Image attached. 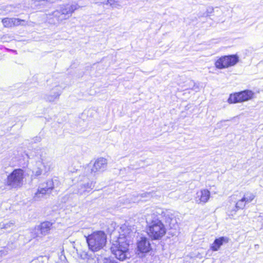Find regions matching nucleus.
Masks as SVG:
<instances>
[{"label":"nucleus","mask_w":263,"mask_h":263,"mask_svg":"<svg viewBox=\"0 0 263 263\" xmlns=\"http://www.w3.org/2000/svg\"><path fill=\"white\" fill-rule=\"evenodd\" d=\"M104 5H109L112 8H120L121 5L120 3L116 0H107L106 2H103Z\"/></svg>","instance_id":"22"},{"label":"nucleus","mask_w":263,"mask_h":263,"mask_svg":"<svg viewBox=\"0 0 263 263\" xmlns=\"http://www.w3.org/2000/svg\"><path fill=\"white\" fill-rule=\"evenodd\" d=\"M13 226H14V223L13 222H9L4 223L3 225L2 228L5 229H7L11 228Z\"/></svg>","instance_id":"24"},{"label":"nucleus","mask_w":263,"mask_h":263,"mask_svg":"<svg viewBox=\"0 0 263 263\" xmlns=\"http://www.w3.org/2000/svg\"><path fill=\"white\" fill-rule=\"evenodd\" d=\"M229 238L227 237H220L216 239L211 246V249L213 251H218L223 243L229 242Z\"/></svg>","instance_id":"16"},{"label":"nucleus","mask_w":263,"mask_h":263,"mask_svg":"<svg viewBox=\"0 0 263 263\" xmlns=\"http://www.w3.org/2000/svg\"><path fill=\"white\" fill-rule=\"evenodd\" d=\"M61 93L60 87L56 86L51 89L49 94L46 96L45 99L48 102H53L59 98Z\"/></svg>","instance_id":"14"},{"label":"nucleus","mask_w":263,"mask_h":263,"mask_svg":"<svg viewBox=\"0 0 263 263\" xmlns=\"http://www.w3.org/2000/svg\"><path fill=\"white\" fill-rule=\"evenodd\" d=\"M24 176V172L22 169H15L8 176L6 185L10 189L20 187L23 183Z\"/></svg>","instance_id":"5"},{"label":"nucleus","mask_w":263,"mask_h":263,"mask_svg":"<svg viewBox=\"0 0 263 263\" xmlns=\"http://www.w3.org/2000/svg\"><path fill=\"white\" fill-rule=\"evenodd\" d=\"M225 121H221L220 123H218V124H220L221 122H225Z\"/></svg>","instance_id":"30"},{"label":"nucleus","mask_w":263,"mask_h":263,"mask_svg":"<svg viewBox=\"0 0 263 263\" xmlns=\"http://www.w3.org/2000/svg\"><path fill=\"white\" fill-rule=\"evenodd\" d=\"M41 229L39 226L35 227L33 229L31 230V236L32 238L42 237L44 235L41 233Z\"/></svg>","instance_id":"21"},{"label":"nucleus","mask_w":263,"mask_h":263,"mask_svg":"<svg viewBox=\"0 0 263 263\" xmlns=\"http://www.w3.org/2000/svg\"><path fill=\"white\" fill-rule=\"evenodd\" d=\"M41 163L43 165L45 171L48 172L50 171V168L52 167V163L49 158H46L45 157H41Z\"/></svg>","instance_id":"19"},{"label":"nucleus","mask_w":263,"mask_h":263,"mask_svg":"<svg viewBox=\"0 0 263 263\" xmlns=\"http://www.w3.org/2000/svg\"><path fill=\"white\" fill-rule=\"evenodd\" d=\"M146 222L149 224L148 234L153 239H160L166 233L164 224L158 219H152V216L146 218Z\"/></svg>","instance_id":"3"},{"label":"nucleus","mask_w":263,"mask_h":263,"mask_svg":"<svg viewBox=\"0 0 263 263\" xmlns=\"http://www.w3.org/2000/svg\"><path fill=\"white\" fill-rule=\"evenodd\" d=\"M239 61V57L237 55L222 56L219 58L215 63V66L218 69H224L233 66Z\"/></svg>","instance_id":"6"},{"label":"nucleus","mask_w":263,"mask_h":263,"mask_svg":"<svg viewBox=\"0 0 263 263\" xmlns=\"http://www.w3.org/2000/svg\"><path fill=\"white\" fill-rule=\"evenodd\" d=\"M161 215L166 225L171 229L176 228L177 221L173 212L170 210L162 211Z\"/></svg>","instance_id":"8"},{"label":"nucleus","mask_w":263,"mask_h":263,"mask_svg":"<svg viewBox=\"0 0 263 263\" xmlns=\"http://www.w3.org/2000/svg\"><path fill=\"white\" fill-rule=\"evenodd\" d=\"M129 244L128 239L124 237H119L116 240L113 241L110 248L111 252L117 259L123 261L129 255Z\"/></svg>","instance_id":"1"},{"label":"nucleus","mask_w":263,"mask_h":263,"mask_svg":"<svg viewBox=\"0 0 263 263\" xmlns=\"http://www.w3.org/2000/svg\"><path fill=\"white\" fill-rule=\"evenodd\" d=\"M53 0H49V2H52Z\"/></svg>","instance_id":"31"},{"label":"nucleus","mask_w":263,"mask_h":263,"mask_svg":"<svg viewBox=\"0 0 263 263\" xmlns=\"http://www.w3.org/2000/svg\"><path fill=\"white\" fill-rule=\"evenodd\" d=\"M120 235L119 237H124L129 240L130 242V238L133 233V230L130 227L126 224L122 225L120 228V231L119 232Z\"/></svg>","instance_id":"17"},{"label":"nucleus","mask_w":263,"mask_h":263,"mask_svg":"<svg viewBox=\"0 0 263 263\" xmlns=\"http://www.w3.org/2000/svg\"><path fill=\"white\" fill-rule=\"evenodd\" d=\"M78 8L77 4H63L52 12V15L57 18L58 22H61L69 18Z\"/></svg>","instance_id":"4"},{"label":"nucleus","mask_w":263,"mask_h":263,"mask_svg":"<svg viewBox=\"0 0 263 263\" xmlns=\"http://www.w3.org/2000/svg\"><path fill=\"white\" fill-rule=\"evenodd\" d=\"M40 258H42V257H40L32 259L30 263H41V261L39 260Z\"/></svg>","instance_id":"26"},{"label":"nucleus","mask_w":263,"mask_h":263,"mask_svg":"<svg viewBox=\"0 0 263 263\" xmlns=\"http://www.w3.org/2000/svg\"><path fill=\"white\" fill-rule=\"evenodd\" d=\"M39 188H45V190H47L48 188V185L47 184V181L46 182L45 184H43L41 187Z\"/></svg>","instance_id":"27"},{"label":"nucleus","mask_w":263,"mask_h":263,"mask_svg":"<svg viewBox=\"0 0 263 263\" xmlns=\"http://www.w3.org/2000/svg\"><path fill=\"white\" fill-rule=\"evenodd\" d=\"M107 164V160L105 158L101 157L97 159L91 168L92 172H102L105 170Z\"/></svg>","instance_id":"13"},{"label":"nucleus","mask_w":263,"mask_h":263,"mask_svg":"<svg viewBox=\"0 0 263 263\" xmlns=\"http://www.w3.org/2000/svg\"><path fill=\"white\" fill-rule=\"evenodd\" d=\"M42 173V171L41 168H38L35 172H34V175L35 176H39L41 175Z\"/></svg>","instance_id":"25"},{"label":"nucleus","mask_w":263,"mask_h":263,"mask_svg":"<svg viewBox=\"0 0 263 263\" xmlns=\"http://www.w3.org/2000/svg\"><path fill=\"white\" fill-rule=\"evenodd\" d=\"M39 226L41 230V231L42 235L45 236L49 233L52 224L48 221H46L42 223Z\"/></svg>","instance_id":"20"},{"label":"nucleus","mask_w":263,"mask_h":263,"mask_svg":"<svg viewBox=\"0 0 263 263\" xmlns=\"http://www.w3.org/2000/svg\"><path fill=\"white\" fill-rule=\"evenodd\" d=\"M37 2H41V1H47L49 2V0H36Z\"/></svg>","instance_id":"29"},{"label":"nucleus","mask_w":263,"mask_h":263,"mask_svg":"<svg viewBox=\"0 0 263 263\" xmlns=\"http://www.w3.org/2000/svg\"><path fill=\"white\" fill-rule=\"evenodd\" d=\"M6 254V252L4 250H0V255H5Z\"/></svg>","instance_id":"28"},{"label":"nucleus","mask_w":263,"mask_h":263,"mask_svg":"<svg viewBox=\"0 0 263 263\" xmlns=\"http://www.w3.org/2000/svg\"><path fill=\"white\" fill-rule=\"evenodd\" d=\"M210 197L211 193L208 190L202 189L196 193L194 199L197 204H204L208 202Z\"/></svg>","instance_id":"9"},{"label":"nucleus","mask_w":263,"mask_h":263,"mask_svg":"<svg viewBox=\"0 0 263 263\" xmlns=\"http://www.w3.org/2000/svg\"><path fill=\"white\" fill-rule=\"evenodd\" d=\"M254 95L252 91L246 90L230 95L228 102L231 104L247 101L252 99Z\"/></svg>","instance_id":"7"},{"label":"nucleus","mask_w":263,"mask_h":263,"mask_svg":"<svg viewBox=\"0 0 263 263\" xmlns=\"http://www.w3.org/2000/svg\"><path fill=\"white\" fill-rule=\"evenodd\" d=\"M24 21L17 18H4L2 20V22L5 27L10 28L13 26H18L21 24V22Z\"/></svg>","instance_id":"15"},{"label":"nucleus","mask_w":263,"mask_h":263,"mask_svg":"<svg viewBox=\"0 0 263 263\" xmlns=\"http://www.w3.org/2000/svg\"><path fill=\"white\" fill-rule=\"evenodd\" d=\"M162 212V210L160 209H156V210L153 211L151 214H148L146 215V218L148 216H152V219L155 220V219H158V215H160L161 214V212Z\"/></svg>","instance_id":"23"},{"label":"nucleus","mask_w":263,"mask_h":263,"mask_svg":"<svg viewBox=\"0 0 263 263\" xmlns=\"http://www.w3.org/2000/svg\"><path fill=\"white\" fill-rule=\"evenodd\" d=\"M47 184L48 188L45 190V188H39L36 192L34 194L33 199L34 200H39L47 194H49L51 192L54 187L53 182L52 180H47Z\"/></svg>","instance_id":"11"},{"label":"nucleus","mask_w":263,"mask_h":263,"mask_svg":"<svg viewBox=\"0 0 263 263\" xmlns=\"http://www.w3.org/2000/svg\"><path fill=\"white\" fill-rule=\"evenodd\" d=\"M255 197V195L251 192H246L243 197L239 200L235 204L237 210L243 209L247 203L251 202Z\"/></svg>","instance_id":"10"},{"label":"nucleus","mask_w":263,"mask_h":263,"mask_svg":"<svg viewBox=\"0 0 263 263\" xmlns=\"http://www.w3.org/2000/svg\"><path fill=\"white\" fill-rule=\"evenodd\" d=\"M138 250L142 253H147L151 250L149 239L146 237H141L137 242Z\"/></svg>","instance_id":"12"},{"label":"nucleus","mask_w":263,"mask_h":263,"mask_svg":"<svg viewBox=\"0 0 263 263\" xmlns=\"http://www.w3.org/2000/svg\"><path fill=\"white\" fill-rule=\"evenodd\" d=\"M107 236L102 231L94 232L86 237L88 248L92 252H97L103 249L106 243Z\"/></svg>","instance_id":"2"},{"label":"nucleus","mask_w":263,"mask_h":263,"mask_svg":"<svg viewBox=\"0 0 263 263\" xmlns=\"http://www.w3.org/2000/svg\"><path fill=\"white\" fill-rule=\"evenodd\" d=\"M93 187L94 183L92 181L82 184L79 189L78 193L80 195H83L85 194V193L90 191Z\"/></svg>","instance_id":"18"}]
</instances>
